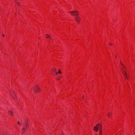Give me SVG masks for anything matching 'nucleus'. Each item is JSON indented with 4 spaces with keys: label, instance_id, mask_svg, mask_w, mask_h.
Here are the masks:
<instances>
[{
    "label": "nucleus",
    "instance_id": "obj_1",
    "mask_svg": "<svg viewBox=\"0 0 135 135\" xmlns=\"http://www.w3.org/2000/svg\"><path fill=\"white\" fill-rule=\"evenodd\" d=\"M9 93L10 95H11L14 100L16 102L17 99H16V97L14 95V92L13 90L9 91Z\"/></svg>",
    "mask_w": 135,
    "mask_h": 135
},
{
    "label": "nucleus",
    "instance_id": "obj_2",
    "mask_svg": "<svg viewBox=\"0 0 135 135\" xmlns=\"http://www.w3.org/2000/svg\"><path fill=\"white\" fill-rule=\"evenodd\" d=\"M73 16H78L79 15V12L77 10L71 11L69 12Z\"/></svg>",
    "mask_w": 135,
    "mask_h": 135
},
{
    "label": "nucleus",
    "instance_id": "obj_3",
    "mask_svg": "<svg viewBox=\"0 0 135 135\" xmlns=\"http://www.w3.org/2000/svg\"><path fill=\"white\" fill-rule=\"evenodd\" d=\"M101 125H100L99 123L96 124V126L94 127L93 130L96 132H97L99 128V127Z\"/></svg>",
    "mask_w": 135,
    "mask_h": 135
},
{
    "label": "nucleus",
    "instance_id": "obj_4",
    "mask_svg": "<svg viewBox=\"0 0 135 135\" xmlns=\"http://www.w3.org/2000/svg\"><path fill=\"white\" fill-rule=\"evenodd\" d=\"M34 91L35 92H38L41 91V90L38 87L36 86L34 89Z\"/></svg>",
    "mask_w": 135,
    "mask_h": 135
},
{
    "label": "nucleus",
    "instance_id": "obj_5",
    "mask_svg": "<svg viewBox=\"0 0 135 135\" xmlns=\"http://www.w3.org/2000/svg\"><path fill=\"white\" fill-rule=\"evenodd\" d=\"M75 20L78 22H79L80 20V18L78 15L77 16L74 17Z\"/></svg>",
    "mask_w": 135,
    "mask_h": 135
},
{
    "label": "nucleus",
    "instance_id": "obj_6",
    "mask_svg": "<svg viewBox=\"0 0 135 135\" xmlns=\"http://www.w3.org/2000/svg\"><path fill=\"white\" fill-rule=\"evenodd\" d=\"M99 135H102V125H101L99 127Z\"/></svg>",
    "mask_w": 135,
    "mask_h": 135
},
{
    "label": "nucleus",
    "instance_id": "obj_7",
    "mask_svg": "<svg viewBox=\"0 0 135 135\" xmlns=\"http://www.w3.org/2000/svg\"><path fill=\"white\" fill-rule=\"evenodd\" d=\"M8 113L11 115H13V112L11 111V110H9L8 111Z\"/></svg>",
    "mask_w": 135,
    "mask_h": 135
},
{
    "label": "nucleus",
    "instance_id": "obj_8",
    "mask_svg": "<svg viewBox=\"0 0 135 135\" xmlns=\"http://www.w3.org/2000/svg\"><path fill=\"white\" fill-rule=\"evenodd\" d=\"M27 128H25V127L24 126V127L22 129V131L23 132H24L26 130Z\"/></svg>",
    "mask_w": 135,
    "mask_h": 135
},
{
    "label": "nucleus",
    "instance_id": "obj_9",
    "mask_svg": "<svg viewBox=\"0 0 135 135\" xmlns=\"http://www.w3.org/2000/svg\"><path fill=\"white\" fill-rule=\"evenodd\" d=\"M126 74H124V78H125L126 79H127L128 78V75H126Z\"/></svg>",
    "mask_w": 135,
    "mask_h": 135
},
{
    "label": "nucleus",
    "instance_id": "obj_10",
    "mask_svg": "<svg viewBox=\"0 0 135 135\" xmlns=\"http://www.w3.org/2000/svg\"><path fill=\"white\" fill-rule=\"evenodd\" d=\"M112 115V113H108V115L109 117H110Z\"/></svg>",
    "mask_w": 135,
    "mask_h": 135
},
{
    "label": "nucleus",
    "instance_id": "obj_11",
    "mask_svg": "<svg viewBox=\"0 0 135 135\" xmlns=\"http://www.w3.org/2000/svg\"><path fill=\"white\" fill-rule=\"evenodd\" d=\"M46 38H50V36L48 35V34H46Z\"/></svg>",
    "mask_w": 135,
    "mask_h": 135
},
{
    "label": "nucleus",
    "instance_id": "obj_12",
    "mask_svg": "<svg viewBox=\"0 0 135 135\" xmlns=\"http://www.w3.org/2000/svg\"><path fill=\"white\" fill-rule=\"evenodd\" d=\"M52 70L53 72H56V70L55 68H54L53 69H52Z\"/></svg>",
    "mask_w": 135,
    "mask_h": 135
},
{
    "label": "nucleus",
    "instance_id": "obj_13",
    "mask_svg": "<svg viewBox=\"0 0 135 135\" xmlns=\"http://www.w3.org/2000/svg\"><path fill=\"white\" fill-rule=\"evenodd\" d=\"M123 74L124 75V74H126V75H128V74H127V73L126 72H125V73H124V72H123Z\"/></svg>",
    "mask_w": 135,
    "mask_h": 135
},
{
    "label": "nucleus",
    "instance_id": "obj_14",
    "mask_svg": "<svg viewBox=\"0 0 135 135\" xmlns=\"http://www.w3.org/2000/svg\"><path fill=\"white\" fill-rule=\"evenodd\" d=\"M25 126L26 128L27 127H28L29 125L27 123H26L25 124Z\"/></svg>",
    "mask_w": 135,
    "mask_h": 135
},
{
    "label": "nucleus",
    "instance_id": "obj_15",
    "mask_svg": "<svg viewBox=\"0 0 135 135\" xmlns=\"http://www.w3.org/2000/svg\"><path fill=\"white\" fill-rule=\"evenodd\" d=\"M16 2L17 3V4L18 5H19V4H20V3L18 2L17 1H16Z\"/></svg>",
    "mask_w": 135,
    "mask_h": 135
},
{
    "label": "nucleus",
    "instance_id": "obj_16",
    "mask_svg": "<svg viewBox=\"0 0 135 135\" xmlns=\"http://www.w3.org/2000/svg\"><path fill=\"white\" fill-rule=\"evenodd\" d=\"M58 73H59L61 74V73L60 70V69L59 70V71H58Z\"/></svg>",
    "mask_w": 135,
    "mask_h": 135
},
{
    "label": "nucleus",
    "instance_id": "obj_17",
    "mask_svg": "<svg viewBox=\"0 0 135 135\" xmlns=\"http://www.w3.org/2000/svg\"><path fill=\"white\" fill-rule=\"evenodd\" d=\"M17 123H18V124H20V123H19V122H17Z\"/></svg>",
    "mask_w": 135,
    "mask_h": 135
},
{
    "label": "nucleus",
    "instance_id": "obj_18",
    "mask_svg": "<svg viewBox=\"0 0 135 135\" xmlns=\"http://www.w3.org/2000/svg\"><path fill=\"white\" fill-rule=\"evenodd\" d=\"M123 72H124V73H125V72H126V71H123V72H122V73H123Z\"/></svg>",
    "mask_w": 135,
    "mask_h": 135
},
{
    "label": "nucleus",
    "instance_id": "obj_19",
    "mask_svg": "<svg viewBox=\"0 0 135 135\" xmlns=\"http://www.w3.org/2000/svg\"><path fill=\"white\" fill-rule=\"evenodd\" d=\"M3 37H4V34H3Z\"/></svg>",
    "mask_w": 135,
    "mask_h": 135
},
{
    "label": "nucleus",
    "instance_id": "obj_20",
    "mask_svg": "<svg viewBox=\"0 0 135 135\" xmlns=\"http://www.w3.org/2000/svg\"><path fill=\"white\" fill-rule=\"evenodd\" d=\"M58 73V72H56V74H57Z\"/></svg>",
    "mask_w": 135,
    "mask_h": 135
},
{
    "label": "nucleus",
    "instance_id": "obj_21",
    "mask_svg": "<svg viewBox=\"0 0 135 135\" xmlns=\"http://www.w3.org/2000/svg\"><path fill=\"white\" fill-rule=\"evenodd\" d=\"M109 44H110V45H111L112 44H110V43H109Z\"/></svg>",
    "mask_w": 135,
    "mask_h": 135
},
{
    "label": "nucleus",
    "instance_id": "obj_22",
    "mask_svg": "<svg viewBox=\"0 0 135 135\" xmlns=\"http://www.w3.org/2000/svg\"><path fill=\"white\" fill-rule=\"evenodd\" d=\"M60 79H59H59H58V80H60Z\"/></svg>",
    "mask_w": 135,
    "mask_h": 135
},
{
    "label": "nucleus",
    "instance_id": "obj_23",
    "mask_svg": "<svg viewBox=\"0 0 135 135\" xmlns=\"http://www.w3.org/2000/svg\"><path fill=\"white\" fill-rule=\"evenodd\" d=\"M121 64L122 65V64L121 63Z\"/></svg>",
    "mask_w": 135,
    "mask_h": 135
},
{
    "label": "nucleus",
    "instance_id": "obj_24",
    "mask_svg": "<svg viewBox=\"0 0 135 135\" xmlns=\"http://www.w3.org/2000/svg\"><path fill=\"white\" fill-rule=\"evenodd\" d=\"M95 135H97V134H96Z\"/></svg>",
    "mask_w": 135,
    "mask_h": 135
}]
</instances>
